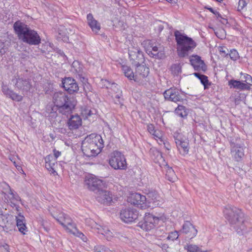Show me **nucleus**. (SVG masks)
<instances>
[{
  "instance_id": "13",
  "label": "nucleus",
  "mask_w": 252,
  "mask_h": 252,
  "mask_svg": "<svg viewBox=\"0 0 252 252\" xmlns=\"http://www.w3.org/2000/svg\"><path fill=\"white\" fill-rule=\"evenodd\" d=\"M128 55L131 63L134 66L139 65L144 61L142 52L136 47H132L129 49Z\"/></svg>"
},
{
  "instance_id": "54",
  "label": "nucleus",
  "mask_w": 252,
  "mask_h": 252,
  "mask_svg": "<svg viewBox=\"0 0 252 252\" xmlns=\"http://www.w3.org/2000/svg\"><path fill=\"white\" fill-rule=\"evenodd\" d=\"M150 152H153V153H155V154L157 155V158H162V156H161V153L158 151L157 150H156V149H151L150 150Z\"/></svg>"
},
{
  "instance_id": "63",
  "label": "nucleus",
  "mask_w": 252,
  "mask_h": 252,
  "mask_svg": "<svg viewBox=\"0 0 252 252\" xmlns=\"http://www.w3.org/2000/svg\"><path fill=\"white\" fill-rule=\"evenodd\" d=\"M59 37V38H62V40H63V41H67V40L68 39L67 37V36H65V35H64V36H63L62 37Z\"/></svg>"
},
{
  "instance_id": "1",
  "label": "nucleus",
  "mask_w": 252,
  "mask_h": 252,
  "mask_svg": "<svg viewBox=\"0 0 252 252\" xmlns=\"http://www.w3.org/2000/svg\"><path fill=\"white\" fill-rule=\"evenodd\" d=\"M224 212L230 224L238 234H244L249 231L248 222L245 221L244 214L241 210L229 207L225 209Z\"/></svg>"
},
{
  "instance_id": "12",
  "label": "nucleus",
  "mask_w": 252,
  "mask_h": 252,
  "mask_svg": "<svg viewBox=\"0 0 252 252\" xmlns=\"http://www.w3.org/2000/svg\"><path fill=\"white\" fill-rule=\"evenodd\" d=\"M54 218L61 224L68 232L75 225L71 219L63 213H60Z\"/></svg>"
},
{
  "instance_id": "64",
  "label": "nucleus",
  "mask_w": 252,
  "mask_h": 252,
  "mask_svg": "<svg viewBox=\"0 0 252 252\" xmlns=\"http://www.w3.org/2000/svg\"><path fill=\"white\" fill-rule=\"evenodd\" d=\"M152 135H154L155 137H157V138H160V135L158 134V132H157V130H156V132L155 133V134H152Z\"/></svg>"
},
{
  "instance_id": "33",
  "label": "nucleus",
  "mask_w": 252,
  "mask_h": 252,
  "mask_svg": "<svg viewBox=\"0 0 252 252\" xmlns=\"http://www.w3.org/2000/svg\"><path fill=\"white\" fill-rule=\"evenodd\" d=\"M139 226L143 230L149 231L155 228L156 225L144 218V221L139 222Z\"/></svg>"
},
{
  "instance_id": "23",
  "label": "nucleus",
  "mask_w": 252,
  "mask_h": 252,
  "mask_svg": "<svg viewBox=\"0 0 252 252\" xmlns=\"http://www.w3.org/2000/svg\"><path fill=\"white\" fill-rule=\"evenodd\" d=\"M15 85L19 89L21 90L23 93H28L32 87L30 81L22 78L17 79Z\"/></svg>"
},
{
  "instance_id": "7",
  "label": "nucleus",
  "mask_w": 252,
  "mask_h": 252,
  "mask_svg": "<svg viewBox=\"0 0 252 252\" xmlns=\"http://www.w3.org/2000/svg\"><path fill=\"white\" fill-rule=\"evenodd\" d=\"M84 185L89 190L95 192L104 187V183L101 180L92 174L86 176Z\"/></svg>"
},
{
  "instance_id": "37",
  "label": "nucleus",
  "mask_w": 252,
  "mask_h": 252,
  "mask_svg": "<svg viewBox=\"0 0 252 252\" xmlns=\"http://www.w3.org/2000/svg\"><path fill=\"white\" fill-rule=\"evenodd\" d=\"M185 248L189 252H209L207 250H202L201 248L193 244L187 245Z\"/></svg>"
},
{
  "instance_id": "10",
  "label": "nucleus",
  "mask_w": 252,
  "mask_h": 252,
  "mask_svg": "<svg viewBox=\"0 0 252 252\" xmlns=\"http://www.w3.org/2000/svg\"><path fill=\"white\" fill-rule=\"evenodd\" d=\"M163 95L165 99L168 101L177 102L183 100L179 90L176 88L172 87L165 90L163 93Z\"/></svg>"
},
{
  "instance_id": "44",
  "label": "nucleus",
  "mask_w": 252,
  "mask_h": 252,
  "mask_svg": "<svg viewBox=\"0 0 252 252\" xmlns=\"http://www.w3.org/2000/svg\"><path fill=\"white\" fill-rule=\"evenodd\" d=\"M228 57L235 61L239 58V55L238 52L235 49H233L229 51Z\"/></svg>"
},
{
  "instance_id": "52",
  "label": "nucleus",
  "mask_w": 252,
  "mask_h": 252,
  "mask_svg": "<svg viewBox=\"0 0 252 252\" xmlns=\"http://www.w3.org/2000/svg\"><path fill=\"white\" fill-rule=\"evenodd\" d=\"M206 8L208 9L212 13L214 14L215 16H216L217 19H219V18H221V15L220 14L218 11L214 10L212 7H207Z\"/></svg>"
},
{
  "instance_id": "56",
  "label": "nucleus",
  "mask_w": 252,
  "mask_h": 252,
  "mask_svg": "<svg viewBox=\"0 0 252 252\" xmlns=\"http://www.w3.org/2000/svg\"><path fill=\"white\" fill-rule=\"evenodd\" d=\"M114 103L116 104H119L120 105H123V98L119 99V98H113Z\"/></svg>"
},
{
  "instance_id": "46",
  "label": "nucleus",
  "mask_w": 252,
  "mask_h": 252,
  "mask_svg": "<svg viewBox=\"0 0 252 252\" xmlns=\"http://www.w3.org/2000/svg\"><path fill=\"white\" fill-rule=\"evenodd\" d=\"M7 222V217L3 213L0 214V226L3 228L6 226V223Z\"/></svg>"
},
{
  "instance_id": "15",
  "label": "nucleus",
  "mask_w": 252,
  "mask_h": 252,
  "mask_svg": "<svg viewBox=\"0 0 252 252\" xmlns=\"http://www.w3.org/2000/svg\"><path fill=\"white\" fill-rule=\"evenodd\" d=\"M96 200L102 204H109L112 201V194L107 190L101 189L96 192Z\"/></svg>"
},
{
  "instance_id": "45",
  "label": "nucleus",
  "mask_w": 252,
  "mask_h": 252,
  "mask_svg": "<svg viewBox=\"0 0 252 252\" xmlns=\"http://www.w3.org/2000/svg\"><path fill=\"white\" fill-rule=\"evenodd\" d=\"M179 237L178 232L177 231H174L171 232L169 233L168 236L167 237L168 240L174 241L177 240Z\"/></svg>"
},
{
  "instance_id": "6",
  "label": "nucleus",
  "mask_w": 252,
  "mask_h": 252,
  "mask_svg": "<svg viewBox=\"0 0 252 252\" xmlns=\"http://www.w3.org/2000/svg\"><path fill=\"white\" fill-rule=\"evenodd\" d=\"M110 165L116 170H125L127 167L126 158L123 154L118 151L113 153L109 159Z\"/></svg>"
},
{
  "instance_id": "14",
  "label": "nucleus",
  "mask_w": 252,
  "mask_h": 252,
  "mask_svg": "<svg viewBox=\"0 0 252 252\" xmlns=\"http://www.w3.org/2000/svg\"><path fill=\"white\" fill-rule=\"evenodd\" d=\"M128 199L131 204L136 205L142 209H145L147 207V198L145 196L140 193L135 192L131 194Z\"/></svg>"
},
{
  "instance_id": "49",
  "label": "nucleus",
  "mask_w": 252,
  "mask_h": 252,
  "mask_svg": "<svg viewBox=\"0 0 252 252\" xmlns=\"http://www.w3.org/2000/svg\"><path fill=\"white\" fill-rule=\"evenodd\" d=\"M106 249L103 246H95L94 252H105Z\"/></svg>"
},
{
  "instance_id": "41",
  "label": "nucleus",
  "mask_w": 252,
  "mask_h": 252,
  "mask_svg": "<svg viewBox=\"0 0 252 252\" xmlns=\"http://www.w3.org/2000/svg\"><path fill=\"white\" fill-rule=\"evenodd\" d=\"M144 218L149 221L153 223L156 226L158 224L159 221V218L158 217H155L150 213H146Z\"/></svg>"
},
{
  "instance_id": "4",
  "label": "nucleus",
  "mask_w": 252,
  "mask_h": 252,
  "mask_svg": "<svg viewBox=\"0 0 252 252\" xmlns=\"http://www.w3.org/2000/svg\"><path fill=\"white\" fill-rule=\"evenodd\" d=\"M13 28L19 38L24 42L32 45H37L40 43L41 39L37 32L25 24L16 22Z\"/></svg>"
},
{
  "instance_id": "5",
  "label": "nucleus",
  "mask_w": 252,
  "mask_h": 252,
  "mask_svg": "<svg viewBox=\"0 0 252 252\" xmlns=\"http://www.w3.org/2000/svg\"><path fill=\"white\" fill-rule=\"evenodd\" d=\"M174 35L177 45V54L180 58L188 56L189 52L196 46V43L191 38L182 34L178 31L175 32Z\"/></svg>"
},
{
  "instance_id": "2",
  "label": "nucleus",
  "mask_w": 252,
  "mask_h": 252,
  "mask_svg": "<svg viewBox=\"0 0 252 252\" xmlns=\"http://www.w3.org/2000/svg\"><path fill=\"white\" fill-rule=\"evenodd\" d=\"M103 141L100 135L92 133L82 141L81 149L84 155L91 158L97 156L103 148Z\"/></svg>"
},
{
  "instance_id": "58",
  "label": "nucleus",
  "mask_w": 252,
  "mask_h": 252,
  "mask_svg": "<svg viewBox=\"0 0 252 252\" xmlns=\"http://www.w3.org/2000/svg\"><path fill=\"white\" fill-rule=\"evenodd\" d=\"M158 246L163 250H166L168 248V245L166 244L161 243L160 244L158 245Z\"/></svg>"
},
{
  "instance_id": "42",
  "label": "nucleus",
  "mask_w": 252,
  "mask_h": 252,
  "mask_svg": "<svg viewBox=\"0 0 252 252\" xmlns=\"http://www.w3.org/2000/svg\"><path fill=\"white\" fill-rule=\"evenodd\" d=\"M112 87H113V88H114V89L116 88L118 90V91H117L116 92V93H115L113 98H119V99L123 98L122 91L121 90H120V86H118L116 83H113V84H112Z\"/></svg>"
},
{
  "instance_id": "9",
  "label": "nucleus",
  "mask_w": 252,
  "mask_h": 252,
  "mask_svg": "<svg viewBox=\"0 0 252 252\" xmlns=\"http://www.w3.org/2000/svg\"><path fill=\"white\" fill-rule=\"evenodd\" d=\"M62 84L63 88L69 94H73L79 91L78 84L72 77H64L62 79Z\"/></svg>"
},
{
  "instance_id": "31",
  "label": "nucleus",
  "mask_w": 252,
  "mask_h": 252,
  "mask_svg": "<svg viewBox=\"0 0 252 252\" xmlns=\"http://www.w3.org/2000/svg\"><path fill=\"white\" fill-rule=\"evenodd\" d=\"M71 70L81 77L83 73V65L78 61H75L72 63Z\"/></svg>"
},
{
  "instance_id": "27",
  "label": "nucleus",
  "mask_w": 252,
  "mask_h": 252,
  "mask_svg": "<svg viewBox=\"0 0 252 252\" xmlns=\"http://www.w3.org/2000/svg\"><path fill=\"white\" fill-rule=\"evenodd\" d=\"M16 220L19 231L23 234H26L28 230L26 226L25 219L24 216L21 215L20 213L18 216L16 217Z\"/></svg>"
},
{
  "instance_id": "32",
  "label": "nucleus",
  "mask_w": 252,
  "mask_h": 252,
  "mask_svg": "<svg viewBox=\"0 0 252 252\" xmlns=\"http://www.w3.org/2000/svg\"><path fill=\"white\" fill-rule=\"evenodd\" d=\"M164 25L167 27V28L169 29V30H170L169 33H168V35H167L168 37L170 35H171L172 34V32H171V29H172V27H170L169 26V25H168L167 23H161L160 21H159V22H157L154 25V27H155V30H156V31L158 33V34H160V32H161V31L163 30V29L164 28Z\"/></svg>"
},
{
  "instance_id": "26",
  "label": "nucleus",
  "mask_w": 252,
  "mask_h": 252,
  "mask_svg": "<svg viewBox=\"0 0 252 252\" xmlns=\"http://www.w3.org/2000/svg\"><path fill=\"white\" fill-rule=\"evenodd\" d=\"M230 88L236 89L240 90H249L250 86L240 81L231 79L228 82Z\"/></svg>"
},
{
  "instance_id": "18",
  "label": "nucleus",
  "mask_w": 252,
  "mask_h": 252,
  "mask_svg": "<svg viewBox=\"0 0 252 252\" xmlns=\"http://www.w3.org/2000/svg\"><path fill=\"white\" fill-rule=\"evenodd\" d=\"M148 54L153 58L156 59H162L164 57V49L160 44L152 46V50L149 51Z\"/></svg>"
},
{
  "instance_id": "11",
  "label": "nucleus",
  "mask_w": 252,
  "mask_h": 252,
  "mask_svg": "<svg viewBox=\"0 0 252 252\" xmlns=\"http://www.w3.org/2000/svg\"><path fill=\"white\" fill-rule=\"evenodd\" d=\"M136 67L134 73V81L142 83L144 81H146V78L149 73V68L144 65H135Z\"/></svg>"
},
{
  "instance_id": "24",
  "label": "nucleus",
  "mask_w": 252,
  "mask_h": 252,
  "mask_svg": "<svg viewBox=\"0 0 252 252\" xmlns=\"http://www.w3.org/2000/svg\"><path fill=\"white\" fill-rule=\"evenodd\" d=\"M87 23L93 32L97 34L100 30V24L94 18L92 14L89 13L87 16Z\"/></svg>"
},
{
  "instance_id": "34",
  "label": "nucleus",
  "mask_w": 252,
  "mask_h": 252,
  "mask_svg": "<svg viewBox=\"0 0 252 252\" xmlns=\"http://www.w3.org/2000/svg\"><path fill=\"white\" fill-rule=\"evenodd\" d=\"M122 69L125 75L129 80L134 79V73L131 68L126 65H122Z\"/></svg>"
},
{
  "instance_id": "20",
  "label": "nucleus",
  "mask_w": 252,
  "mask_h": 252,
  "mask_svg": "<svg viewBox=\"0 0 252 252\" xmlns=\"http://www.w3.org/2000/svg\"><path fill=\"white\" fill-rule=\"evenodd\" d=\"M183 232L188 235V236L192 239L196 236L197 234V230L189 221H185L182 226Z\"/></svg>"
},
{
  "instance_id": "16",
  "label": "nucleus",
  "mask_w": 252,
  "mask_h": 252,
  "mask_svg": "<svg viewBox=\"0 0 252 252\" xmlns=\"http://www.w3.org/2000/svg\"><path fill=\"white\" fill-rule=\"evenodd\" d=\"M189 61L195 70L205 71L207 67L201 58L197 55H193L190 58Z\"/></svg>"
},
{
  "instance_id": "19",
  "label": "nucleus",
  "mask_w": 252,
  "mask_h": 252,
  "mask_svg": "<svg viewBox=\"0 0 252 252\" xmlns=\"http://www.w3.org/2000/svg\"><path fill=\"white\" fill-rule=\"evenodd\" d=\"M8 191L7 193H4V196L10 206H16V203L21 201L20 197L17 194L14 193L10 187L8 186Z\"/></svg>"
},
{
  "instance_id": "3",
  "label": "nucleus",
  "mask_w": 252,
  "mask_h": 252,
  "mask_svg": "<svg viewBox=\"0 0 252 252\" xmlns=\"http://www.w3.org/2000/svg\"><path fill=\"white\" fill-rule=\"evenodd\" d=\"M52 101L59 108V112L64 115L71 114L74 109L76 102L73 97L69 96L66 93L59 91L52 96Z\"/></svg>"
},
{
  "instance_id": "59",
  "label": "nucleus",
  "mask_w": 252,
  "mask_h": 252,
  "mask_svg": "<svg viewBox=\"0 0 252 252\" xmlns=\"http://www.w3.org/2000/svg\"><path fill=\"white\" fill-rule=\"evenodd\" d=\"M54 155H52L54 158H56V160H57V158L61 155V152L57 151L56 150H54Z\"/></svg>"
},
{
  "instance_id": "36",
  "label": "nucleus",
  "mask_w": 252,
  "mask_h": 252,
  "mask_svg": "<svg viewBox=\"0 0 252 252\" xmlns=\"http://www.w3.org/2000/svg\"><path fill=\"white\" fill-rule=\"evenodd\" d=\"M166 168L165 176L166 178L170 182H174L176 179L174 171L171 167L167 166Z\"/></svg>"
},
{
  "instance_id": "30",
  "label": "nucleus",
  "mask_w": 252,
  "mask_h": 252,
  "mask_svg": "<svg viewBox=\"0 0 252 252\" xmlns=\"http://www.w3.org/2000/svg\"><path fill=\"white\" fill-rule=\"evenodd\" d=\"M59 111V108L56 105L48 104L46 107L45 116L47 117L55 118L57 116V111Z\"/></svg>"
},
{
  "instance_id": "17",
  "label": "nucleus",
  "mask_w": 252,
  "mask_h": 252,
  "mask_svg": "<svg viewBox=\"0 0 252 252\" xmlns=\"http://www.w3.org/2000/svg\"><path fill=\"white\" fill-rule=\"evenodd\" d=\"M175 143L180 153L182 155H186L188 154L189 140L187 139H183L179 136L178 138H175Z\"/></svg>"
},
{
  "instance_id": "8",
  "label": "nucleus",
  "mask_w": 252,
  "mask_h": 252,
  "mask_svg": "<svg viewBox=\"0 0 252 252\" xmlns=\"http://www.w3.org/2000/svg\"><path fill=\"white\" fill-rule=\"evenodd\" d=\"M120 218L126 223H130L138 219L139 213L136 210L131 208H126L121 210Z\"/></svg>"
},
{
  "instance_id": "28",
  "label": "nucleus",
  "mask_w": 252,
  "mask_h": 252,
  "mask_svg": "<svg viewBox=\"0 0 252 252\" xmlns=\"http://www.w3.org/2000/svg\"><path fill=\"white\" fill-rule=\"evenodd\" d=\"M82 124V119L77 115H72L68 120V125L70 129L78 128Z\"/></svg>"
},
{
  "instance_id": "43",
  "label": "nucleus",
  "mask_w": 252,
  "mask_h": 252,
  "mask_svg": "<svg viewBox=\"0 0 252 252\" xmlns=\"http://www.w3.org/2000/svg\"><path fill=\"white\" fill-rule=\"evenodd\" d=\"M218 50L221 56L225 57L226 58H228L229 50L226 47L219 46L218 47Z\"/></svg>"
},
{
  "instance_id": "60",
  "label": "nucleus",
  "mask_w": 252,
  "mask_h": 252,
  "mask_svg": "<svg viewBox=\"0 0 252 252\" xmlns=\"http://www.w3.org/2000/svg\"><path fill=\"white\" fill-rule=\"evenodd\" d=\"M218 19L219 20V21L223 24H226L227 23V20L225 18H222V17L221 18H219Z\"/></svg>"
},
{
  "instance_id": "61",
  "label": "nucleus",
  "mask_w": 252,
  "mask_h": 252,
  "mask_svg": "<svg viewBox=\"0 0 252 252\" xmlns=\"http://www.w3.org/2000/svg\"><path fill=\"white\" fill-rule=\"evenodd\" d=\"M11 206L12 207H13V208L15 207L16 210L18 212H19V211H20V208L19 206L18 205V203H16V206H13H13Z\"/></svg>"
},
{
  "instance_id": "29",
  "label": "nucleus",
  "mask_w": 252,
  "mask_h": 252,
  "mask_svg": "<svg viewBox=\"0 0 252 252\" xmlns=\"http://www.w3.org/2000/svg\"><path fill=\"white\" fill-rule=\"evenodd\" d=\"M2 91L4 94L13 100L20 101L23 99V96L22 95L14 93L12 90L9 89L6 86L2 88Z\"/></svg>"
},
{
  "instance_id": "40",
  "label": "nucleus",
  "mask_w": 252,
  "mask_h": 252,
  "mask_svg": "<svg viewBox=\"0 0 252 252\" xmlns=\"http://www.w3.org/2000/svg\"><path fill=\"white\" fill-rule=\"evenodd\" d=\"M171 71L174 75H178L182 72V65L181 63H175L171 65Z\"/></svg>"
},
{
  "instance_id": "39",
  "label": "nucleus",
  "mask_w": 252,
  "mask_h": 252,
  "mask_svg": "<svg viewBox=\"0 0 252 252\" xmlns=\"http://www.w3.org/2000/svg\"><path fill=\"white\" fill-rule=\"evenodd\" d=\"M175 112L177 115L182 118L186 117L188 115L186 107L183 105H178V107L175 109Z\"/></svg>"
},
{
  "instance_id": "55",
  "label": "nucleus",
  "mask_w": 252,
  "mask_h": 252,
  "mask_svg": "<svg viewBox=\"0 0 252 252\" xmlns=\"http://www.w3.org/2000/svg\"><path fill=\"white\" fill-rule=\"evenodd\" d=\"M83 114L86 115V117L88 118L89 116H92L93 113H92V111L90 110L86 109L84 110L83 112Z\"/></svg>"
},
{
  "instance_id": "47",
  "label": "nucleus",
  "mask_w": 252,
  "mask_h": 252,
  "mask_svg": "<svg viewBox=\"0 0 252 252\" xmlns=\"http://www.w3.org/2000/svg\"><path fill=\"white\" fill-rule=\"evenodd\" d=\"M244 77L245 79V81L247 83L246 84L248 85L249 86V85H252V77L250 75L248 74H244Z\"/></svg>"
},
{
  "instance_id": "57",
  "label": "nucleus",
  "mask_w": 252,
  "mask_h": 252,
  "mask_svg": "<svg viewBox=\"0 0 252 252\" xmlns=\"http://www.w3.org/2000/svg\"><path fill=\"white\" fill-rule=\"evenodd\" d=\"M0 251L2 252H9L8 246L7 245H5L0 247Z\"/></svg>"
},
{
  "instance_id": "35",
  "label": "nucleus",
  "mask_w": 252,
  "mask_h": 252,
  "mask_svg": "<svg viewBox=\"0 0 252 252\" xmlns=\"http://www.w3.org/2000/svg\"><path fill=\"white\" fill-rule=\"evenodd\" d=\"M193 75L200 80V82L203 85L205 89L207 88L208 85H210V83H209L208 77L206 75L201 74L199 72H195L193 73Z\"/></svg>"
},
{
  "instance_id": "22",
  "label": "nucleus",
  "mask_w": 252,
  "mask_h": 252,
  "mask_svg": "<svg viewBox=\"0 0 252 252\" xmlns=\"http://www.w3.org/2000/svg\"><path fill=\"white\" fill-rule=\"evenodd\" d=\"M231 153L232 156L237 161H240L244 156V149L242 147L237 144L231 145Z\"/></svg>"
},
{
  "instance_id": "21",
  "label": "nucleus",
  "mask_w": 252,
  "mask_h": 252,
  "mask_svg": "<svg viewBox=\"0 0 252 252\" xmlns=\"http://www.w3.org/2000/svg\"><path fill=\"white\" fill-rule=\"evenodd\" d=\"M45 167L51 173L54 175L57 174L56 171V167L57 166V161L56 158L49 155L45 158Z\"/></svg>"
},
{
  "instance_id": "25",
  "label": "nucleus",
  "mask_w": 252,
  "mask_h": 252,
  "mask_svg": "<svg viewBox=\"0 0 252 252\" xmlns=\"http://www.w3.org/2000/svg\"><path fill=\"white\" fill-rule=\"evenodd\" d=\"M147 201L149 203H152L155 206L158 205L161 202V198L156 190H150L147 193Z\"/></svg>"
},
{
  "instance_id": "38",
  "label": "nucleus",
  "mask_w": 252,
  "mask_h": 252,
  "mask_svg": "<svg viewBox=\"0 0 252 252\" xmlns=\"http://www.w3.org/2000/svg\"><path fill=\"white\" fill-rule=\"evenodd\" d=\"M70 233H72L74 235L80 238L81 240L84 242H86L87 240V238L86 236L84 235L83 233L79 231L76 228V225L73 227L69 232Z\"/></svg>"
},
{
  "instance_id": "62",
  "label": "nucleus",
  "mask_w": 252,
  "mask_h": 252,
  "mask_svg": "<svg viewBox=\"0 0 252 252\" xmlns=\"http://www.w3.org/2000/svg\"><path fill=\"white\" fill-rule=\"evenodd\" d=\"M168 2L171 3H176L177 0H166Z\"/></svg>"
},
{
  "instance_id": "50",
  "label": "nucleus",
  "mask_w": 252,
  "mask_h": 252,
  "mask_svg": "<svg viewBox=\"0 0 252 252\" xmlns=\"http://www.w3.org/2000/svg\"><path fill=\"white\" fill-rule=\"evenodd\" d=\"M107 231L104 233V237H106L107 240H110L113 237V233L109 229H105Z\"/></svg>"
},
{
  "instance_id": "53",
  "label": "nucleus",
  "mask_w": 252,
  "mask_h": 252,
  "mask_svg": "<svg viewBox=\"0 0 252 252\" xmlns=\"http://www.w3.org/2000/svg\"><path fill=\"white\" fill-rule=\"evenodd\" d=\"M98 231V233L104 236V233H106L107 231L105 229H109L107 227H102L100 226L99 228H97Z\"/></svg>"
},
{
  "instance_id": "48",
  "label": "nucleus",
  "mask_w": 252,
  "mask_h": 252,
  "mask_svg": "<svg viewBox=\"0 0 252 252\" xmlns=\"http://www.w3.org/2000/svg\"><path fill=\"white\" fill-rule=\"evenodd\" d=\"M247 5V2L246 0H239L238 2V10L243 9Z\"/></svg>"
},
{
  "instance_id": "51",
  "label": "nucleus",
  "mask_w": 252,
  "mask_h": 252,
  "mask_svg": "<svg viewBox=\"0 0 252 252\" xmlns=\"http://www.w3.org/2000/svg\"><path fill=\"white\" fill-rule=\"evenodd\" d=\"M147 129L151 134H155V133L156 132V130L155 129V126L152 124H150L147 126Z\"/></svg>"
}]
</instances>
